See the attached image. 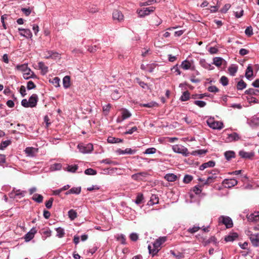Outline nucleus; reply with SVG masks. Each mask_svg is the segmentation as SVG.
<instances>
[{"mask_svg":"<svg viewBox=\"0 0 259 259\" xmlns=\"http://www.w3.org/2000/svg\"><path fill=\"white\" fill-rule=\"evenodd\" d=\"M21 11L26 16H29L31 12V10L30 8H22Z\"/></svg>","mask_w":259,"mask_h":259,"instance_id":"052dcab7","label":"nucleus"},{"mask_svg":"<svg viewBox=\"0 0 259 259\" xmlns=\"http://www.w3.org/2000/svg\"><path fill=\"white\" fill-rule=\"evenodd\" d=\"M77 168V166L76 165H68L67 167V170L70 172H75Z\"/></svg>","mask_w":259,"mask_h":259,"instance_id":"5fc2aeb1","label":"nucleus"},{"mask_svg":"<svg viewBox=\"0 0 259 259\" xmlns=\"http://www.w3.org/2000/svg\"><path fill=\"white\" fill-rule=\"evenodd\" d=\"M98 49V47L97 46H89L88 47V50L89 52H90V53H95L97 51Z\"/></svg>","mask_w":259,"mask_h":259,"instance_id":"13d9d810","label":"nucleus"},{"mask_svg":"<svg viewBox=\"0 0 259 259\" xmlns=\"http://www.w3.org/2000/svg\"><path fill=\"white\" fill-rule=\"evenodd\" d=\"M223 59L221 57H215L213 60V64L217 67H220L222 64Z\"/></svg>","mask_w":259,"mask_h":259,"instance_id":"bb28decb","label":"nucleus"},{"mask_svg":"<svg viewBox=\"0 0 259 259\" xmlns=\"http://www.w3.org/2000/svg\"><path fill=\"white\" fill-rule=\"evenodd\" d=\"M23 77L26 79H28L30 78H35L36 75L31 71L30 69L28 68L26 71L24 72Z\"/></svg>","mask_w":259,"mask_h":259,"instance_id":"f3484780","label":"nucleus"},{"mask_svg":"<svg viewBox=\"0 0 259 259\" xmlns=\"http://www.w3.org/2000/svg\"><path fill=\"white\" fill-rule=\"evenodd\" d=\"M249 221L252 222L259 221V212H255L253 213L250 214L247 217Z\"/></svg>","mask_w":259,"mask_h":259,"instance_id":"a211bd4d","label":"nucleus"},{"mask_svg":"<svg viewBox=\"0 0 259 259\" xmlns=\"http://www.w3.org/2000/svg\"><path fill=\"white\" fill-rule=\"evenodd\" d=\"M77 148L79 151L82 153H90L93 150V145L91 143L85 144L83 143H79Z\"/></svg>","mask_w":259,"mask_h":259,"instance_id":"f03ea898","label":"nucleus"},{"mask_svg":"<svg viewBox=\"0 0 259 259\" xmlns=\"http://www.w3.org/2000/svg\"><path fill=\"white\" fill-rule=\"evenodd\" d=\"M220 81L223 85L226 86L228 84L229 80L226 76H223L221 77Z\"/></svg>","mask_w":259,"mask_h":259,"instance_id":"c03bdc74","label":"nucleus"},{"mask_svg":"<svg viewBox=\"0 0 259 259\" xmlns=\"http://www.w3.org/2000/svg\"><path fill=\"white\" fill-rule=\"evenodd\" d=\"M238 69V67L236 65H232L229 67L228 70L229 73L232 76H234Z\"/></svg>","mask_w":259,"mask_h":259,"instance_id":"473e14b6","label":"nucleus"},{"mask_svg":"<svg viewBox=\"0 0 259 259\" xmlns=\"http://www.w3.org/2000/svg\"><path fill=\"white\" fill-rule=\"evenodd\" d=\"M219 222L225 225L227 228H230L233 227L232 219L228 217L222 215L219 218Z\"/></svg>","mask_w":259,"mask_h":259,"instance_id":"39448f33","label":"nucleus"},{"mask_svg":"<svg viewBox=\"0 0 259 259\" xmlns=\"http://www.w3.org/2000/svg\"><path fill=\"white\" fill-rule=\"evenodd\" d=\"M50 81L56 87L60 86V79L58 77H55L52 80H50Z\"/></svg>","mask_w":259,"mask_h":259,"instance_id":"ea45409f","label":"nucleus"},{"mask_svg":"<svg viewBox=\"0 0 259 259\" xmlns=\"http://www.w3.org/2000/svg\"><path fill=\"white\" fill-rule=\"evenodd\" d=\"M193 191L197 194L200 193L201 192V186L199 185L195 186Z\"/></svg>","mask_w":259,"mask_h":259,"instance_id":"69168bd1","label":"nucleus"},{"mask_svg":"<svg viewBox=\"0 0 259 259\" xmlns=\"http://www.w3.org/2000/svg\"><path fill=\"white\" fill-rule=\"evenodd\" d=\"M259 93V91L256 89H254L252 88L249 89L245 91V94L247 95H257L258 93Z\"/></svg>","mask_w":259,"mask_h":259,"instance_id":"7c9ffc66","label":"nucleus"},{"mask_svg":"<svg viewBox=\"0 0 259 259\" xmlns=\"http://www.w3.org/2000/svg\"><path fill=\"white\" fill-rule=\"evenodd\" d=\"M25 153L27 156L34 157L38 152V149L33 147H27L25 150Z\"/></svg>","mask_w":259,"mask_h":259,"instance_id":"9b49d317","label":"nucleus"},{"mask_svg":"<svg viewBox=\"0 0 259 259\" xmlns=\"http://www.w3.org/2000/svg\"><path fill=\"white\" fill-rule=\"evenodd\" d=\"M223 183L226 187L231 188L237 184V181L234 179H225Z\"/></svg>","mask_w":259,"mask_h":259,"instance_id":"9d476101","label":"nucleus"},{"mask_svg":"<svg viewBox=\"0 0 259 259\" xmlns=\"http://www.w3.org/2000/svg\"><path fill=\"white\" fill-rule=\"evenodd\" d=\"M172 150L176 153L182 154L187 156L189 152L188 149L182 145H175L172 146Z\"/></svg>","mask_w":259,"mask_h":259,"instance_id":"0eeeda50","label":"nucleus"},{"mask_svg":"<svg viewBox=\"0 0 259 259\" xmlns=\"http://www.w3.org/2000/svg\"><path fill=\"white\" fill-rule=\"evenodd\" d=\"M251 121L255 125H259V117H253L251 120Z\"/></svg>","mask_w":259,"mask_h":259,"instance_id":"774afa93","label":"nucleus"},{"mask_svg":"<svg viewBox=\"0 0 259 259\" xmlns=\"http://www.w3.org/2000/svg\"><path fill=\"white\" fill-rule=\"evenodd\" d=\"M225 156L228 161L231 160L232 158L235 157V153L233 151H226L225 153Z\"/></svg>","mask_w":259,"mask_h":259,"instance_id":"5701e85b","label":"nucleus"},{"mask_svg":"<svg viewBox=\"0 0 259 259\" xmlns=\"http://www.w3.org/2000/svg\"><path fill=\"white\" fill-rule=\"evenodd\" d=\"M207 125L214 130H221L224 126L223 123L221 121H215L213 118H209L207 120Z\"/></svg>","mask_w":259,"mask_h":259,"instance_id":"7ed1b4c3","label":"nucleus"},{"mask_svg":"<svg viewBox=\"0 0 259 259\" xmlns=\"http://www.w3.org/2000/svg\"><path fill=\"white\" fill-rule=\"evenodd\" d=\"M68 217L71 220H73L77 217V213L75 210L71 209L68 211Z\"/></svg>","mask_w":259,"mask_h":259,"instance_id":"58836bf2","label":"nucleus"},{"mask_svg":"<svg viewBox=\"0 0 259 259\" xmlns=\"http://www.w3.org/2000/svg\"><path fill=\"white\" fill-rule=\"evenodd\" d=\"M21 105L25 108L30 107L28 101H27L26 99H23L22 100Z\"/></svg>","mask_w":259,"mask_h":259,"instance_id":"680f3d73","label":"nucleus"},{"mask_svg":"<svg viewBox=\"0 0 259 259\" xmlns=\"http://www.w3.org/2000/svg\"><path fill=\"white\" fill-rule=\"evenodd\" d=\"M53 200L54 199L53 198H51L48 201L46 202V206L47 208L50 209L51 208Z\"/></svg>","mask_w":259,"mask_h":259,"instance_id":"e2e57ef3","label":"nucleus"},{"mask_svg":"<svg viewBox=\"0 0 259 259\" xmlns=\"http://www.w3.org/2000/svg\"><path fill=\"white\" fill-rule=\"evenodd\" d=\"M143 199V194L139 193L138 194V195L136 197V199L135 200V203L137 204H140L142 203Z\"/></svg>","mask_w":259,"mask_h":259,"instance_id":"49530a36","label":"nucleus"},{"mask_svg":"<svg viewBox=\"0 0 259 259\" xmlns=\"http://www.w3.org/2000/svg\"><path fill=\"white\" fill-rule=\"evenodd\" d=\"M156 149L155 148H148L144 152L145 154H154L156 152Z\"/></svg>","mask_w":259,"mask_h":259,"instance_id":"bf43d9fd","label":"nucleus"},{"mask_svg":"<svg viewBox=\"0 0 259 259\" xmlns=\"http://www.w3.org/2000/svg\"><path fill=\"white\" fill-rule=\"evenodd\" d=\"M181 67L185 70H188L191 67V63L187 60H185L182 62Z\"/></svg>","mask_w":259,"mask_h":259,"instance_id":"2f4dec72","label":"nucleus"},{"mask_svg":"<svg viewBox=\"0 0 259 259\" xmlns=\"http://www.w3.org/2000/svg\"><path fill=\"white\" fill-rule=\"evenodd\" d=\"M193 179V177L190 175H186L183 179L184 183L188 184L190 183Z\"/></svg>","mask_w":259,"mask_h":259,"instance_id":"3c124183","label":"nucleus"},{"mask_svg":"<svg viewBox=\"0 0 259 259\" xmlns=\"http://www.w3.org/2000/svg\"><path fill=\"white\" fill-rule=\"evenodd\" d=\"M36 88L35 84L32 81H29L27 82V88L28 90H32Z\"/></svg>","mask_w":259,"mask_h":259,"instance_id":"864d4df0","label":"nucleus"},{"mask_svg":"<svg viewBox=\"0 0 259 259\" xmlns=\"http://www.w3.org/2000/svg\"><path fill=\"white\" fill-rule=\"evenodd\" d=\"M36 233V230L35 228H32L24 236L25 241L28 242L32 239L35 234Z\"/></svg>","mask_w":259,"mask_h":259,"instance_id":"ddd939ff","label":"nucleus"},{"mask_svg":"<svg viewBox=\"0 0 259 259\" xmlns=\"http://www.w3.org/2000/svg\"><path fill=\"white\" fill-rule=\"evenodd\" d=\"M145 175H146V174L145 172L138 173L137 174L133 175L132 176V178L134 180H138L141 179V176H145Z\"/></svg>","mask_w":259,"mask_h":259,"instance_id":"de8ad7c7","label":"nucleus"},{"mask_svg":"<svg viewBox=\"0 0 259 259\" xmlns=\"http://www.w3.org/2000/svg\"><path fill=\"white\" fill-rule=\"evenodd\" d=\"M26 192L25 191H21L20 189H16L14 188L13 190L9 193V196L10 198H21L23 197Z\"/></svg>","mask_w":259,"mask_h":259,"instance_id":"20e7f679","label":"nucleus"},{"mask_svg":"<svg viewBox=\"0 0 259 259\" xmlns=\"http://www.w3.org/2000/svg\"><path fill=\"white\" fill-rule=\"evenodd\" d=\"M70 77L69 76H65L63 79V86L65 89L68 88L70 85Z\"/></svg>","mask_w":259,"mask_h":259,"instance_id":"4be33fe9","label":"nucleus"},{"mask_svg":"<svg viewBox=\"0 0 259 259\" xmlns=\"http://www.w3.org/2000/svg\"><path fill=\"white\" fill-rule=\"evenodd\" d=\"M231 5L229 4H226L224 7L221 9V11L222 13H225L230 8Z\"/></svg>","mask_w":259,"mask_h":259,"instance_id":"0e129e2a","label":"nucleus"},{"mask_svg":"<svg viewBox=\"0 0 259 259\" xmlns=\"http://www.w3.org/2000/svg\"><path fill=\"white\" fill-rule=\"evenodd\" d=\"M159 202V198L157 195L152 194L150 197V200L149 201L150 204L153 205L155 204L158 203Z\"/></svg>","mask_w":259,"mask_h":259,"instance_id":"393cba45","label":"nucleus"},{"mask_svg":"<svg viewBox=\"0 0 259 259\" xmlns=\"http://www.w3.org/2000/svg\"><path fill=\"white\" fill-rule=\"evenodd\" d=\"M194 103L200 108L204 107L206 105V103L203 101L196 100L194 102Z\"/></svg>","mask_w":259,"mask_h":259,"instance_id":"8fccbe9b","label":"nucleus"},{"mask_svg":"<svg viewBox=\"0 0 259 259\" xmlns=\"http://www.w3.org/2000/svg\"><path fill=\"white\" fill-rule=\"evenodd\" d=\"M215 165V163H203L200 166L199 169L201 170H204L208 167H213Z\"/></svg>","mask_w":259,"mask_h":259,"instance_id":"4c0bfd02","label":"nucleus"},{"mask_svg":"<svg viewBox=\"0 0 259 259\" xmlns=\"http://www.w3.org/2000/svg\"><path fill=\"white\" fill-rule=\"evenodd\" d=\"M239 155L245 160H252L254 155L253 152H246L244 150H241L239 152Z\"/></svg>","mask_w":259,"mask_h":259,"instance_id":"6e6552de","label":"nucleus"},{"mask_svg":"<svg viewBox=\"0 0 259 259\" xmlns=\"http://www.w3.org/2000/svg\"><path fill=\"white\" fill-rule=\"evenodd\" d=\"M38 96L36 94H32L29 98L28 102L29 103L31 108H33L36 106L38 102Z\"/></svg>","mask_w":259,"mask_h":259,"instance_id":"f8f14e48","label":"nucleus"},{"mask_svg":"<svg viewBox=\"0 0 259 259\" xmlns=\"http://www.w3.org/2000/svg\"><path fill=\"white\" fill-rule=\"evenodd\" d=\"M16 68L18 70H20V71H23V72H25L26 71V70L28 68V66H27V65L26 64H22V65H17L16 66Z\"/></svg>","mask_w":259,"mask_h":259,"instance_id":"a18cd8bd","label":"nucleus"},{"mask_svg":"<svg viewBox=\"0 0 259 259\" xmlns=\"http://www.w3.org/2000/svg\"><path fill=\"white\" fill-rule=\"evenodd\" d=\"M121 118L118 117L117 119V122H120L122 120L130 117L132 114L130 113V112L126 109L124 108H122L121 109Z\"/></svg>","mask_w":259,"mask_h":259,"instance_id":"1a4fd4ad","label":"nucleus"},{"mask_svg":"<svg viewBox=\"0 0 259 259\" xmlns=\"http://www.w3.org/2000/svg\"><path fill=\"white\" fill-rule=\"evenodd\" d=\"M107 142L109 143L115 144V143H121L123 142V140L118 138L113 137H109L107 139Z\"/></svg>","mask_w":259,"mask_h":259,"instance_id":"aec40b11","label":"nucleus"},{"mask_svg":"<svg viewBox=\"0 0 259 259\" xmlns=\"http://www.w3.org/2000/svg\"><path fill=\"white\" fill-rule=\"evenodd\" d=\"M155 10V7H150L148 8H144L143 9L137 10V13L139 17H144L148 15L150 13L153 12Z\"/></svg>","mask_w":259,"mask_h":259,"instance_id":"423d86ee","label":"nucleus"},{"mask_svg":"<svg viewBox=\"0 0 259 259\" xmlns=\"http://www.w3.org/2000/svg\"><path fill=\"white\" fill-rule=\"evenodd\" d=\"M38 67L41 70V74L43 75L46 74L48 72V67L42 62L38 63Z\"/></svg>","mask_w":259,"mask_h":259,"instance_id":"6ab92c4d","label":"nucleus"},{"mask_svg":"<svg viewBox=\"0 0 259 259\" xmlns=\"http://www.w3.org/2000/svg\"><path fill=\"white\" fill-rule=\"evenodd\" d=\"M207 89L209 92L212 93H217L219 91V89L214 85L210 86Z\"/></svg>","mask_w":259,"mask_h":259,"instance_id":"6e6d98bb","label":"nucleus"},{"mask_svg":"<svg viewBox=\"0 0 259 259\" xmlns=\"http://www.w3.org/2000/svg\"><path fill=\"white\" fill-rule=\"evenodd\" d=\"M57 231V236L59 238H62L65 234L64 230L63 228L59 227L56 229Z\"/></svg>","mask_w":259,"mask_h":259,"instance_id":"c9c22d12","label":"nucleus"},{"mask_svg":"<svg viewBox=\"0 0 259 259\" xmlns=\"http://www.w3.org/2000/svg\"><path fill=\"white\" fill-rule=\"evenodd\" d=\"M123 15L122 13L118 10H114L113 12V18L114 20H116L119 22L123 20Z\"/></svg>","mask_w":259,"mask_h":259,"instance_id":"4468645a","label":"nucleus"},{"mask_svg":"<svg viewBox=\"0 0 259 259\" xmlns=\"http://www.w3.org/2000/svg\"><path fill=\"white\" fill-rule=\"evenodd\" d=\"M11 143L10 140L3 141L0 144V149L3 150Z\"/></svg>","mask_w":259,"mask_h":259,"instance_id":"a19ab883","label":"nucleus"},{"mask_svg":"<svg viewBox=\"0 0 259 259\" xmlns=\"http://www.w3.org/2000/svg\"><path fill=\"white\" fill-rule=\"evenodd\" d=\"M18 30L21 31L20 32V34L25 37L31 38L32 36V33L29 29H23L19 28H18Z\"/></svg>","mask_w":259,"mask_h":259,"instance_id":"2eb2a0df","label":"nucleus"},{"mask_svg":"<svg viewBox=\"0 0 259 259\" xmlns=\"http://www.w3.org/2000/svg\"><path fill=\"white\" fill-rule=\"evenodd\" d=\"M32 198L34 201L38 203H41L43 200V196L37 193L34 194Z\"/></svg>","mask_w":259,"mask_h":259,"instance_id":"cd10ccee","label":"nucleus"},{"mask_svg":"<svg viewBox=\"0 0 259 259\" xmlns=\"http://www.w3.org/2000/svg\"><path fill=\"white\" fill-rule=\"evenodd\" d=\"M207 152V150L200 149L192 151L191 154L193 155H202L205 154Z\"/></svg>","mask_w":259,"mask_h":259,"instance_id":"e433bc0d","label":"nucleus"},{"mask_svg":"<svg viewBox=\"0 0 259 259\" xmlns=\"http://www.w3.org/2000/svg\"><path fill=\"white\" fill-rule=\"evenodd\" d=\"M62 167V165L60 163H55L52 164L50 167L51 171H55L60 170Z\"/></svg>","mask_w":259,"mask_h":259,"instance_id":"f704fd0d","label":"nucleus"},{"mask_svg":"<svg viewBox=\"0 0 259 259\" xmlns=\"http://www.w3.org/2000/svg\"><path fill=\"white\" fill-rule=\"evenodd\" d=\"M238 237V235L237 233L232 232L230 233L225 238V240L226 242H232L235 240Z\"/></svg>","mask_w":259,"mask_h":259,"instance_id":"dca6fc26","label":"nucleus"},{"mask_svg":"<svg viewBox=\"0 0 259 259\" xmlns=\"http://www.w3.org/2000/svg\"><path fill=\"white\" fill-rule=\"evenodd\" d=\"M158 1L157 0H148L146 2L141 3L140 4V6L141 7L149 6L152 5L154 3H157Z\"/></svg>","mask_w":259,"mask_h":259,"instance_id":"79ce46f5","label":"nucleus"},{"mask_svg":"<svg viewBox=\"0 0 259 259\" xmlns=\"http://www.w3.org/2000/svg\"><path fill=\"white\" fill-rule=\"evenodd\" d=\"M245 33L248 36H251L253 34L252 29L251 27H248L245 30Z\"/></svg>","mask_w":259,"mask_h":259,"instance_id":"338daca9","label":"nucleus"},{"mask_svg":"<svg viewBox=\"0 0 259 259\" xmlns=\"http://www.w3.org/2000/svg\"><path fill=\"white\" fill-rule=\"evenodd\" d=\"M227 139L229 142H231L233 141H236L239 139V137L237 133H233L229 135Z\"/></svg>","mask_w":259,"mask_h":259,"instance_id":"b1692460","label":"nucleus"},{"mask_svg":"<svg viewBox=\"0 0 259 259\" xmlns=\"http://www.w3.org/2000/svg\"><path fill=\"white\" fill-rule=\"evenodd\" d=\"M190 94L189 91H186L183 93V95L181 97V100L182 101H186L189 100Z\"/></svg>","mask_w":259,"mask_h":259,"instance_id":"c85d7f7f","label":"nucleus"},{"mask_svg":"<svg viewBox=\"0 0 259 259\" xmlns=\"http://www.w3.org/2000/svg\"><path fill=\"white\" fill-rule=\"evenodd\" d=\"M138 82L139 84L143 88V89H150L149 86L147 85V83H145L144 82L140 80V79H137Z\"/></svg>","mask_w":259,"mask_h":259,"instance_id":"603ef678","label":"nucleus"},{"mask_svg":"<svg viewBox=\"0 0 259 259\" xmlns=\"http://www.w3.org/2000/svg\"><path fill=\"white\" fill-rule=\"evenodd\" d=\"M253 75V70L250 65H248L245 72V76L247 79H249Z\"/></svg>","mask_w":259,"mask_h":259,"instance_id":"a878e982","label":"nucleus"},{"mask_svg":"<svg viewBox=\"0 0 259 259\" xmlns=\"http://www.w3.org/2000/svg\"><path fill=\"white\" fill-rule=\"evenodd\" d=\"M84 173L87 175H95L97 174V172L95 170L90 168L87 169L85 170Z\"/></svg>","mask_w":259,"mask_h":259,"instance_id":"09e8293b","label":"nucleus"},{"mask_svg":"<svg viewBox=\"0 0 259 259\" xmlns=\"http://www.w3.org/2000/svg\"><path fill=\"white\" fill-rule=\"evenodd\" d=\"M166 240V237H161L156 240L153 243V248L151 249L150 245L148 246V250L150 254H152L153 256L156 254L160 250V246Z\"/></svg>","mask_w":259,"mask_h":259,"instance_id":"f257e3e1","label":"nucleus"},{"mask_svg":"<svg viewBox=\"0 0 259 259\" xmlns=\"http://www.w3.org/2000/svg\"><path fill=\"white\" fill-rule=\"evenodd\" d=\"M72 194H79L81 192L80 187H73L71 188Z\"/></svg>","mask_w":259,"mask_h":259,"instance_id":"4d7b16f0","label":"nucleus"},{"mask_svg":"<svg viewBox=\"0 0 259 259\" xmlns=\"http://www.w3.org/2000/svg\"><path fill=\"white\" fill-rule=\"evenodd\" d=\"M177 177L174 174H168L164 176V179L168 182H172L177 180Z\"/></svg>","mask_w":259,"mask_h":259,"instance_id":"412c9836","label":"nucleus"},{"mask_svg":"<svg viewBox=\"0 0 259 259\" xmlns=\"http://www.w3.org/2000/svg\"><path fill=\"white\" fill-rule=\"evenodd\" d=\"M200 229V227L197 226H194L193 227L189 228L187 231L191 234H193L197 232Z\"/></svg>","mask_w":259,"mask_h":259,"instance_id":"37998d69","label":"nucleus"},{"mask_svg":"<svg viewBox=\"0 0 259 259\" xmlns=\"http://www.w3.org/2000/svg\"><path fill=\"white\" fill-rule=\"evenodd\" d=\"M140 106L147 108H152L153 107H157L158 104L155 102H151L147 104H141Z\"/></svg>","mask_w":259,"mask_h":259,"instance_id":"72a5a7b5","label":"nucleus"},{"mask_svg":"<svg viewBox=\"0 0 259 259\" xmlns=\"http://www.w3.org/2000/svg\"><path fill=\"white\" fill-rule=\"evenodd\" d=\"M246 85V83L243 80H241L237 83L236 88L238 90H242Z\"/></svg>","mask_w":259,"mask_h":259,"instance_id":"c756f323","label":"nucleus"}]
</instances>
